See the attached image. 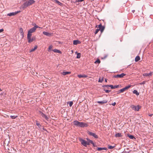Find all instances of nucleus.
Returning a JSON list of instances; mask_svg holds the SVG:
<instances>
[{"label":"nucleus","instance_id":"obj_1","mask_svg":"<svg viewBox=\"0 0 153 153\" xmlns=\"http://www.w3.org/2000/svg\"><path fill=\"white\" fill-rule=\"evenodd\" d=\"M35 2V1L34 0H28L22 5L20 7V9L24 10L27 7L32 5Z\"/></svg>","mask_w":153,"mask_h":153},{"label":"nucleus","instance_id":"obj_2","mask_svg":"<svg viewBox=\"0 0 153 153\" xmlns=\"http://www.w3.org/2000/svg\"><path fill=\"white\" fill-rule=\"evenodd\" d=\"M40 28L38 25L35 24L34 26L30 29L28 32L27 36H32V33L35 32L37 28Z\"/></svg>","mask_w":153,"mask_h":153},{"label":"nucleus","instance_id":"obj_3","mask_svg":"<svg viewBox=\"0 0 153 153\" xmlns=\"http://www.w3.org/2000/svg\"><path fill=\"white\" fill-rule=\"evenodd\" d=\"M31 36H27V39L29 43H31L32 42L36 39V37L35 36H33L31 38Z\"/></svg>","mask_w":153,"mask_h":153},{"label":"nucleus","instance_id":"obj_4","mask_svg":"<svg viewBox=\"0 0 153 153\" xmlns=\"http://www.w3.org/2000/svg\"><path fill=\"white\" fill-rule=\"evenodd\" d=\"M80 141L81 142L82 144L84 146L86 147L87 145H88V143L87 142V141H86L85 140L82 139H80Z\"/></svg>","mask_w":153,"mask_h":153},{"label":"nucleus","instance_id":"obj_5","mask_svg":"<svg viewBox=\"0 0 153 153\" xmlns=\"http://www.w3.org/2000/svg\"><path fill=\"white\" fill-rule=\"evenodd\" d=\"M131 108L132 109L135 111H139V109L141 108V106L140 105H138L137 106L134 105H131Z\"/></svg>","mask_w":153,"mask_h":153},{"label":"nucleus","instance_id":"obj_6","mask_svg":"<svg viewBox=\"0 0 153 153\" xmlns=\"http://www.w3.org/2000/svg\"><path fill=\"white\" fill-rule=\"evenodd\" d=\"M87 133L90 136H93L95 138H98V136L94 133H92L89 131H87Z\"/></svg>","mask_w":153,"mask_h":153},{"label":"nucleus","instance_id":"obj_7","mask_svg":"<svg viewBox=\"0 0 153 153\" xmlns=\"http://www.w3.org/2000/svg\"><path fill=\"white\" fill-rule=\"evenodd\" d=\"M131 86L130 85H128L127 86H126L125 88L119 90L120 91V92H123L124 91H126V90H127L129 88L131 87Z\"/></svg>","mask_w":153,"mask_h":153},{"label":"nucleus","instance_id":"obj_8","mask_svg":"<svg viewBox=\"0 0 153 153\" xmlns=\"http://www.w3.org/2000/svg\"><path fill=\"white\" fill-rule=\"evenodd\" d=\"M88 126V124L84 123L83 122H79V126L80 127H87Z\"/></svg>","mask_w":153,"mask_h":153},{"label":"nucleus","instance_id":"obj_9","mask_svg":"<svg viewBox=\"0 0 153 153\" xmlns=\"http://www.w3.org/2000/svg\"><path fill=\"white\" fill-rule=\"evenodd\" d=\"M20 12V11H18L15 12L10 13H9L7 15L9 16H14Z\"/></svg>","mask_w":153,"mask_h":153},{"label":"nucleus","instance_id":"obj_10","mask_svg":"<svg viewBox=\"0 0 153 153\" xmlns=\"http://www.w3.org/2000/svg\"><path fill=\"white\" fill-rule=\"evenodd\" d=\"M126 75V74L122 73L120 74H118L117 75L114 76V77L115 78H122Z\"/></svg>","mask_w":153,"mask_h":153},{"label":"nucleus","instance_id":"obj_11","mask_svg":"<svg viewBox=\"0 0 153 153\" xmlns=\"http://www.w3.org/2000/svg\"><path fill=\"white\" fill-rule=\"evenodd\" d=\"M39 113L43 117L45 118L46 120H48V118L47 117V116L46 115L44 114L42 112L40 111Z\"/></svg>","mask_w":153,"mask_h":153},{"label":"nucleus","instance_id":"obj_12","mask_svg":"<svg viewBox=\"0 0 153 153\" xmlns=\"http://www.w3.org/2000/svg\"><path fill=\"white\" fill-rule=\"evenodd\" d=\"M19 32L20 33L21 35L22 36V38H23L24 37V33L23 31V30L22 28L20 27L19 28Z\"/></svg>","mask_w":153,"mask_h":153},{"label":"nucleus","instance_id":"obj_13","mask_svg":"<svg viewBox=\"0 0 153 153\" xmlns=\"http://www.w3.org/2000/svg\"><path fill=\"white\" fill-rule=\"evenodd\" d=\"M97 102L99 104H105L107 102V101L106 100H104L102 101H98Z\"/></svg>","mask_w":153,"mask_h":153},{"label":"nucleus","instance_id":"obj_14","mask_svg":"<svg viewBox=\"0 0 153 153\" xmlns=\"http://www.w3.org/2000/svg\"><path fill=\"white\" fill-rule=\"evenodd\" d=\"M80 43V42L78 40H75L73 41V44L74 45H76L78 44H79Z\"/></svg>","mask_w":153,"mask_h":153},{"label":"nucleus","instance_id":"obj_15","mask_svg":"<svg viewBox=\"0 0 153 153\" xmlns=\"http://www.w3.org/2000/svg\"><path fill=\"white\" fill-rule=\"evenodd\" d=\"M107 150V148L105 147H99L97 149V150L98 151H100L102 150Z\"/></svg>","mask_w":153,"mask_h":153},{"label":"nucleus","instance_id":"obj_16","mask_svg":"<svg viewBox=\"0 0 153 153\" xmlns=\"http://www.w3.org/2000/svg\"><path fill=\"white\" fill-rule=\"evenodd\" d=\"M73 123H74V124L75 126H79V122L77 120H75V121H74V122H73Z\"/></svg>","mask_w":153,"mask_h":153},{"label":"nucleus","instance_id":"obj_17","mask_svg":"<svg viewBox=\"0 0 153 153\" xmlns=\"http://www.w3.org/2000/svg\"><path fill=\"white\" fill-rule=\"evenodd\" d=\"M71 73V72H70L65 71L62 72L61 73V74L64 75H65L67 74H70Z\"/></svg>","mask_w":153,"mask_h":153},{"label":"nucleus","instance_id":"obj_18","mask_svg":"<svg viewBox=\"0 0 153 153\" xmlns=\"http://www.w3.org/2000/svg\"><path fill=\"white\" fill-rule=\"evenodd\" d=\"M87 142L88 143V145L90 144V143L94 144V143L92 140L88 138H87Z\"/></svg>","mask_w":153,"mask_h":153},{"label":"nucleus","instance_id":"obj_19","mask_svg":"<svg viewBox=\"0 0 153 153\" xmlns=\"http://www.w3.org/2000/svg\"><path fill=\"white\" fill-rule=\"evenodd\" d=\"M53 51L54 52H55V53H62L60 51H59L58 50H57V49H54V50H53Z\"/></svg>","mask_w":153,"mask_h":153},{"label":"nucleus","instance_id":"obj_20","mask_svg":"<svg viewBox=\"0 0 153 153\" xmlns=\"http://www.w3.org/2000/svg\"><path fill=\"white\" fill-rule=\"evenodd\" d=\"M43 33L46 36H51V34L49 33H48V32H47L45 31H44L43 32Z\"/></svg>","mask_w":153,"mask_h":153},{"label":"nucleus","instance_id":"obj_21","mask_svg":"<svg viewBox=\"0 0 153 153\" xmlns=\"http://www.w3.org/2000/svg\"><path fill=\"white\" fill-rule=\"evenodd\" d=\"M78 77L79 78H85L87 77V76L85 75H78Z\"/></svg>","mask_w":153,"mask_h":153},{"label":"nucleus","instance_id":"obj_22","mask_svg":"<svg viewBox=\"0 0 153 153\" xmlns=\"http://www.w3.org/2000/svg\"><path fill=\"white\" fill-rule=\"evenodd\" d=\"M122 136V134L121 133H117L115 134V137H121Z\"/></svg>","mask_w":153,"mask_h":153},{"label":"nucleus","instance_id":"obj_23","mask_svg":"<svg viewBox=\"0 0 153 153\" xmlns=\"http://www.w3.org/2000/svg\"><path fill=\"white\" fill-rule=\"evenodd\" d=\"M105 27L104 26H102L100 28V30L101 32V33H102L104 31V29H105Z\"/></svg>","mask_w":153,"mask_h":153},{"label":"nucleus","instance_id":"obj_24","mask_svg":"<svg viewBox=\"0 0 153 153\" xmlns=\"http://www.w3.org/2000/svg\"><path fill=\"white\" fill-rule=\"evenodd\" d=\"M140 59V56H137L135 58V62H137V61H138Z\"/></svg>","mask_w":153,"mask_h":153},{"label":"nucleus","instance_id":"obj_25","mask_svg":"<svg viewBox=\"0 0 153 153\" xmlns=\"http://www.w3.org/2000/svg\"><path fill=\"white\" fill-rule=\"evenodd\" d=\"M37 46H35L34 48L31 49L30 50V52H33V51H35L37 49Z\"/></svg>","mask_w":153,"mask_h":153},{"label":"nucleus","instance_id":"obj_26","mask_svg":"<svg viewBox=\"0 0 153 153\" xmlns=\"http://www.w3.org/2000/svg\"><path fill=\"white\" fill-rule=\"evenodd\" d=\"M133 93L134 94H135L137 95H138L139 94V93L138 92L137 90H134L133 92Z\"/></svg>","mask_w":153,"mask_h":153},{"label":"nucleus","instance_id":"obj_27","mask_svg":"<svg viewBox=\"0 0 153 153\" xmlns=\"http://www.w3.org/2000/svg\"><path fill=\"white\" fill-rule=\"evenodd\" d=\"M128 136L131 139H133L134 138H135L134 137L133 135L128 134Z\"/></svg>","mask_w":153,"mask_h":153},{"label":"nucleus","instance_id":"obj_28","mask_svg":"<svg viewBox=\"0 0 153 153\" xmlns=\"http://www.w3.org/2000/svg\"><path fill=\"white\" fill-rule=\"evenodd\" d=\"M55 2L57 4H58L59 5L61 6L62 4L59 1L57 0H56L55 1Z\"/></svg>","mask_w":153,"mask_h":153},{"label":"nucleus","instance_id":"obj_29","mask_svg":"<svg viewBox=\"0 0 153 153\" xmlns=\"http://www.w3.org/2000/svg\"><path fill=\"white\" fill-rule=\"evenodd\" d=\"M53 48V46L52 45H51L49 47V48H48V51L49 52L51 51V50Z\"/></svg>","mask_w":153,"mask_h":153},{"label":"nucleus","instance_id":"obj_30","mask_svg":"<svg viewBox=\"0 0 153 153\" xmlns=\"http://www.w3.org/2000/svg\"><path fill=\"white\" fill-rule=\"evenodd\" d=\"M100 59H97L96 61H95V62H94V63H95V64H96L97 63L99 64V63H100Z\"/></svg>","mask_w":153,"mask_h":153},{"label":"nucleus","instance_id":"obj_31","mask_svg":"<svg viewBox=\"0 0 153 153\" xmlns=\"http://www.w3.org/2000/svg\"><path fill=\"white\" fill-rule=\"evenodd\" d=\"M150 75V74L144 73L143 74V76H148Z\"/></svg>","mask_w":153,"mask_h":153},{"label":"nucleus","instance_id":"obj_32","mask_svg":"<svg viewBox=\"0 0 153 153\" xmlns=\"http://www.w3.org/2000/svg\"><path fill=\"white\" fill-rule=\"evenodd\" d=\"M81 56V54L80 53H77V58H79Z\"/></svg>","mask_w":153,"mask_h":153},{"label":"nucleus","instance_id":"obj_33","mask_svg":"<svg viewBox=\"0 0 153 153\" xmlns=\"http://www.w3.org/2000/svg\"><path fill=\"white\" fill-rule=\"evenodd\" d=\"M115 147L114 146H109L108 147V148L109 149H112L114 148Z\"/></svg>","mask_w":153,"mask_h":153},{"label":"nucleus","instance_id":"obj_34","mask_svg":"<svg viewBox=\"0 0 153 153\" xmlns=\"http://www.w3.org/2000/svg\"><path fill=\"white\" fill-rule=\"evenodd\" d=\"M102 26V25L101 24H100L98 25H97L96 27H98L99 28V29H100L101 27Z\"/></svg>","mask_w":153,"mask_h":153},{"label":"nucleus","instance_id":"obj_35","mask_svg":"<svg viewBox=\"0 0 153 153\" xmlns=\"http://www.w3.org/2000/svg\"><path fill=\"white\" fill-rule=\"evenodd\" d=\"M99 30H100V29H97L96 30V31H95V34H97L98 33V32L99 31Z\"/></svg>","mask_w":153,"mask_h":153},{"label":"nucleus","instance_id":"obj_36","mask_svg":"<svg viewBox=\"0 0 153 153\" xmlns=\"http://www.w3.org/2000/svg\"><path fill=\"white\" fill-rule=\"evenodd\" d=\"M17 116H11L10 117L13 119H15Z\"/></svg>","mask_w":153,"mask_h":153},{"label":"nucleus","instance_id":"obj_37","mask_svg":"<svg viewBox=\"0 0 153 153\" xmlns=\"http://www.w3.org/2000/svg\"><path fill=\"white\" fill-rule=\"evenodd\" d=\"M84 0H76V2H82V1H83Z\"/></svg>","mask_w":153,"mask_h":153},{"label":"nucleus","instance_id":"obj_38","mask_svg":"<svg viewBox=\"0 0 153 153\" xmlns=\"http://www.w3.org/2000/svg\"><path fill=\"white\" fill-rule=\"evenodd\" d=\"M73 104V102H70L69 103V106L71 107L72 106Z\"/></svg>","mask_w":153,"mask_h":153},{"label":"nucleus","instance_id":"obj_39","mask_svg":"<svg viewBox=\"0 0 153 153\" xmlns=\"http://www.w3.org/2000/svg\"><path fill=\"white\" fill-rule=\"evenodd\" d=\"M119 87V85H117L114 86V89L118 88Z\"/></svg>","mask_w":153,"mask_h":153},{"label":"nucleus","instance_id":"obj_40","mask_svg":"<svg viewBox=\"0 0 153 153\" xmlns=\"http://www.w3.org/2000/svg\"><path fill=\"white\" fill-rule=\"evenodd\" d=\"M103 78H102V79H100L99 80V82H102L103 81Z\"/></svg>","mask_w":153,"mask_h":153},{"label":"nucleus","instance_id":"obj_41","mask_svg":"<svg viewBox=\"0 0 153 153\" xmlns=\"http://www.w3.org/2000/svg\"><path fill=\"white\" fill-rule=\"evenodd\" d=\"M104 91L106 93H108L111 91L110 90H104Z\"/></svg>","mask_w":153,"mask_h":153},{"label":"nucleus","instance_id":"obj_42","mask_svg":"<svg viewBox=\"0 0 153 153\" xmlns=\"http://www.w3.org/2000/svg\"><path fill=\"white\" fill-rule=\"evenodd\" d=\"M110 87L111 88V89H114V86L112 85H110Z\"/></svg>","mask_w":153,"mask_h":153},{"label":"nucleus","instance_id":"obj_43","mask_svg":"<svg viewBox=\"0 0 153 153\" xmlns=\"http://www.w3.org/2000/svg\"><path fill=\"white\" fill-rule=\"evenodd\" d=\"M110 85H105V87H106V88H108L109 87H110Z\"/></svg>","mask_w":153,"mask_h":153},{"label":"nucleus","instance_id":"obj_44","mask_svg":"<svg viewBox=\"0 0 153 153\" xmlns=\"http://www.w3.org/2000/svg\"><path fill=\"white\" fill-rule=\"evenodd\" d=\"M116 103L115 102H114L112 104V105L113 106L115 105H116Z\"/></svg>","mask_w":153,"mask_h":153},{"label":"nucleus","instance_id":"obj_45","mask_svg":"<svg viewBox=\"0 0 153 153\" xmlns=\"http://www.w3.org/2000/svg\"><path fill=\"white\" fill-rule=\"evenodd\" d=\"M4 31V30L3 29H0V33L3 32Z\"/></svg>","mask_w":153,"mask_h":153},{"label":"nucleus","instance_id":"obj_46","mask_svg":"<svg viewBox=\"0 0 153 153\" xmlns=\"http://www.w3.org/2000/svg\"><path fill=\"white\" fill-rule=\"evenodd\" d=\"M36 125H37V126H40V124H39V123H36Z\"/></svg>","mask_w":153,"mask_h":153},{"label":"nucleus","instance_id":"obj_47","mask_svg":"<svg viewBox=\"0 0 153 153\" xmlns=\"http://www.w3.org/2000/svg\"><path fill=\"white\" fill-rule=\"evenodd\" d=\"M153 115V114H149V116L150 117H152Z\"/></svg>","mask_w":153,"mask_h":153},{"label":"nucleus","instance_id":"obj_48","mask_svg":"<svg viewBox=\"0 0 153 153\" xmlns=\"http://www.w3.org/2000/svg\"><path fill=\"white\" fill-rule=\"evenodd\" d=\"M105 82H107V79H105Z\"/></svg>","mask_w":153,"mask_h":153},{"label":"nucleus","instance_id":"obj_49","mask_svg":"<svg viewBox=\"0 0 153 153\" xmlns=\"http://www.w3.org/2000/svg\"><path fill=\"white\" fill-rule=\"evenodd\" d=\"M121 92H120V91H118V93L117 94H119Z\"/></svg>","mask_w":153,"mask_h":153},{"label":"nucleus","instance_id":"obj_50","mask_svg":"<svg viewBox=\"0 0 153 153\" xmlns=\"http://www.w3.org/2000/svg\"><path fill=\"white\" fill-rule=\"evenodd\" d=\"M134 11H135L134 10H133L132 11V12L133 13H134Z\"/></svg>","mask_w":153,"mask_h":153},{"label":"nucleus","instance_id":"obj_51","mask_svg":"<svg viewBox=\"0 0 153 153\" xmlns=\"http://www.w3.org/2000/svg\"><path fill=\"white\" fill-rule=\"evenodd\" d=\"M0 91H1V89L0 88Z\"/></svg>","mask_w":153,"mask_h":153},{"label":"nucleus","instance_id":"obj_52","mask_svg":"<svg viewBox=\"0 0 153 153\" xmlns=\"http://www.w3.org/2000/svg\"><path fill=\"white\" fill-rule=\"evenodd\" d=\"M152 143H153V142H152Z\"/></svg>","mask_w":153,"mask_h":153}]
</instances>
